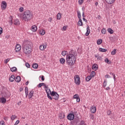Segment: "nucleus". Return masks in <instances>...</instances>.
Wrapping results in <instances>:
<instances>
[{"instance_id": "1", "label": "nucleus", "mask_w": 125, "mask_h": 125, "mask_svg": "<svg viewBox=\"0 0 125 125\" xmlns=\"http://www.w3.org/2000/svg\"><path fill=\"white\" fill-rule=\"evenodd\" d=\"M77 59V52L74 50H71L66 55V62L68 66H74Z\"/></svg>"}, {"instance_id": "2", "label": "nucleus", "mask_w": 125, "mask_h": 125, "mask_svg": "<svg viewBox=\"0 0 125 125\" xmlns=\"http://www.w3.org/2000/svg\"><path fill=\"white\" fill-rule=\"evenodd\" d=\"M18 16L21 17L22 21L29 22L33 19L34 16L32 12L29 10H25L22 14H18Z\"/></svg>"}, {"instance_id": "3", "label": "nucleus", "mask_w": 125, "mask_h": 125, "mask_svg": "<svg viewBox=\"0 0 125 125\" xmlns=\"http://www.w3.org/2000/svg\"><path fill=\"white\" fill-rule=\"evenodd\" d=\"M23 52L26 55H29L32 52V47L31 45L27 44L26 42L22 45Z\"/></svg>"}, {"instance_id": "4", "label": "nucleus", "mask_w": 125, "mask_h": 125, "mask_svg": "<svg viewBox=\"0 0 125 125\" xmlns=\"http://www.w3.org/2000/svg\"><path fill=\"white\" fill-rule=\"evenodd\" d=\"M74 83L77 85L81 84V78L79 75H76L74 76Z\"/></svg>"}, {"instance_id": "5", "label": "nucleus", "mask_w": 125, "mask_h": 125, "mask_svg": "<svg viewBox=\"0 0 125 125\" xmlns=\"http://www.w3.org/2000/svg\"><path fill=\"white\" fill-rule=\"evenodd\" d=\"M51 95L53 97V99H55V100H58V99L59 98V95H58L57 92H52Z\"/></svg>"}, {"instance_id": "6", "label": "nucleus", "mask_w": 125, "mask_h": 125, "mask_svg": "<svg viewBox=\"0 0 125 125\" xmlns=\"http://www.w3.org/2000/svg\"><path fill=\"white\" fill-rule=\"evenodd\" d=\"M46 46H47V43L45 42V43H42L39 47L40 50L42 51H43L45 48H46Z\"/></svg>"}, {"instance_id": "7", "label": "nucleus", "mask_w": 125, "mask_h": 125, "mask_svg": "<svg viewBox=\"0 0 125 125\" xmlns=\"http://www.w3.org/2000/svg\"><path fill=\"white\" fill-rule=\"evenodd\" d=\"M7 6V3L5 1H2L1 3V8L2 10H4L6 9V7Z\"/></svg>"}, {"instance_id": "8", "label": "nucleus", "mask_w": 125, "mask_h": 125, "mask_svg": "<svg viewBox=\"0 0 125 125\" xmlns=\"http://www.w3.org/2000/svg\"><path fill=\"white\" fill-rule=\"evenodd\" d=\"M67 119L68 120H69V121H72L75 119V116L74 115V114L70 113L67 116Z\"/></svg>"}, {"instance_id": "9", "label": "nucleus", "mask_w": 125, "mask_h": 125, "mask_svg": "<svg viewBox=\"0 0 125 125\" xmlns=\"http://www.w3.org/2000/svg\"><path fill=\"white\" fill-rule=\"evenodd\" d=\"M73 99H76L77 102H80L81 101V99L78 94H76L73 96Z\"/></svg>"}, {"instance_id": "10", "label": "nucleus", "mask_w": 125, "mask_h": 125, "mask_svg": "<svg viewBox=\"0 0 125 125\" xmlns=\"http://www.w3.org/2000/svg\"><path fill=\"white\" fill-rule=\"evenodd\" d=\"M15 50L16 52H19L21 50V45L19 44H17L16 45Z\"/></svg>"}, {"instance_id": "11", "label": "nucleus", "mask_w": 125, "mask_h": 125, "mask_svg": "<svg viewBox=\"0 0 125 125\" xmlns=\"http://www.w3.org/2000/svg\"><path fill=\"white\" fill-rule=\"evenodd\" d=\"M90 111L91 112L92 114H95V113H96V107L92 106L90 108Z\"/></svg>"}, {"instance_id": "12", "label": "nucleus", "mask_w": 125, "mask_h": 125, "mask_svg": "<svg viewBox=\"0 0 125 125\" xmlns=\"http://www.w3.org/2000/svg\"><path fill=\"white\" fill-rule=\"evenodd\" d=\"M0 103L5 104L6 103V99L3 97L0 98Z\"/></svg>"}, {"instance_id": "13", "label": "nucleus", "mask_w": 125, "mask_h": 125, "mask_svg": "<svg viewBox=\"0 0 125 125\" xmlns=\"http://www.w3.org/2000/svg\"><path fill=\"white\" fill-rule=\"evenodd\" d=\"M37 30H38V27H37V25H34L32 26L31 30L32 32H37Z\"/></svg>"}, {"instance_id": "14", "label": "nucleus", "mask_w": 125, "mask_h": 125, "mask_svg": "<svg viewBox=\"0 0 125 125\" xmlns=\"http://www.w3.org/2000/svg\"><path fill=\"white\" fill-rule=\"evenodd\" d=\"M90 34V29H89V26L87 25L86 28V32L85 33V36H87Z\"/></svg>"}, {"instance_id": "15", "label": "nucleus", "mask_w": 125, "mask_h": 125, "mask_svg": "<svg viewBox=\"0 0 125 125\" xmlns=\"http://www.w3.org/2000/svg\"><path fill=\"white\" fill-rule=\"evenodd\" d=\"M105 1L108 4H112V3H114L116 1V0H105Z\"/></svg>"}, {"instance_id": "16", "label": "nucleus", "mask_w": 125, "mask_h": 125, "mask_svg": "<svg viewBox=\"0 0 125 125\" xmlns=\"http://www.w3.org/2000/svg\"><path fill=\"white\" fill-rule=\"evenodd\" d=\"M9 82H11V83L14 82L15 80V76L14 75H12L11 76V77L9 78Z\"/></svg>"}, {"instance_id": "17", "label": "nucleus", "mask_w": 125, "mask_h": 125, "mask_svg": "<svg viewBox=\"0 0 125 125\" xmlns=\"http://www.w3.org/2000/svg\"><path fill=\"white\" fill-rule=\"evenodd\" d=\"M45 90L47 94H51V91H50V89H49L48 86H47L46 88H45Z\"/></svg>"}, {"instance_id": "18", "label": "nucleus", "mask_w": 125, "mask_h": 125, "mask_svg": "<svg viewBox=\"0 0 125 125\" xmlns=\"http://www.w3.org/2000/svg\"><path fill=\"white\" fill-rule=\"evenodd\" d=\"M77 24L78 26H83V20H82V19H79Z\"/></svg>"}, {"instance_id": "19", "label": "nucleus", "mask_w": 125, "mask_h": 125, "mask_svg": "<svg viewBox=\"0 0 125 125\" xmlns=\"http://www.w3.org/2000/svg\"><path fill=\"white\" fill-rule=\"evenodd\" d=\"M33 95H34V91L31 90L30 91L29 95H28V98L29 99H31L33 97Z\"/></svg>"}, {"instance_id": "20", "label": "nucleus", "mask_w": 125, "mask_h": 125, "mask_svg": "<svg viewBox=\"0 0 125 125\" xmlns=\"http://www.w3.org/2000/svg\"><path fill=\"white\" fill-rule=\"evenodd\" d=\"M14 25H20V21H19V20L16 19L14 21Z\"/></svg>"}, {"instance_id": "21", "label": "nucleus", "mask_w": 125, "mask_h": 125, "mask_svg": "<svg viewBox=\"0 0 125 125\" xmlns=\"http://www.w3.org/2000/svg\"><path fill=\"white\" fill-rule=\"evenodd\" d=\"M62 16V14H61V13H58L57 15V20H60V19H61Z\"/></svg>"}, {"instance_id": "22", "label": "nucleus", "mask_w": 125, "mask_h": 125, "mask_svg": "<svg viewBox=\"0 0 125 125\" xmlns=\"http://www.w3.org/2000/svg\"><path fill=\"white\" fill-rule=\"evenodd\" d=\"M39 33L41 36H43L45 34V31L43 29H41L40 30Z\"/></svg>"}, {"instance_id": "23", "label": "nucleus", "mask_w": 125, "mask_h": 125, "mask_svg": "<svg viewBox=\"0 0 125 125\" xmlns=\"http://www.w3.org/2000/svg\"><path fill=\"white\" fill-rule=\"evenodd\" d=\"M66 62V60L65 59L62 58L60 59V62L61 64H65V62Z\"/></svg>"}, {"instance_id": "24", "label": "nucleus", "mask_w": 125, "mask_h": 125, "mask_svg": "<svg viewBox=\"0 0 125 125\" xmlns=\"http://www.w3.org/2000/svg\"><path fill=\"white\" fill-rule=\"evenodd\" d=\"M92 69H93V70H94V71H96L97 70V69H98V65H97V64H94L92 66Z\"/></svg>"}, {"instance_id": "25", "label": "nucleus", "mask_w": 125, "mask_h": 125, "mask_svg": "<svg viewBox=\"0 0 125 125\" xmlns=\"http://www.w3.org/2000/svg\"><path fill=\"white\" fill-rule=\"evenodd\" d=\"M15 81L17 83H20L21 81V77H20V76H17L16 78Z\"/></svg>"}, {"instance_id": "26", "label": "nucleus", "mask_w": 125, "mask_h": 125, "mask_svg": "<svg viewBox=\"0 0 125 125\" xmlns=\"http://www.w3.org/2000/svg\"><path fill=\"white\" fill-rule=\"evenodd\" d=\"M64 117H65V115H64V114H63V113H60V114H59V119H60L61 120H62V119H64Z\"/></svg>"}, {"instance_id": "27", "label": "nucleus", "mask_w": 125, "mask_h": 125, "mask_svg": "<svg viewBox=\"0 0 125 125\" xmlns=\"http://www.w3.org/2000/svg\"><path fill=\"white\" fill-rule=\"evenodd\" d=\"M17 119V116L15 115H12L11 116V120L12 121V122H13V121H14V120Z\"/></svg>"}, {"instance_id": "28", "label": "nucleus", "mask_w": 125, "mask_h": 125, "mask_svg": "<svg viewBox=\"0 0 125 125\" xmlns=\"http://www.w3.org/2000/svg\"><path fill=\"white\" fill-rule=\"evenodd\" d=\"M104 62H105V63H107V64H111V63H112L111 61L109 60L108 58H105L104 59Z\"/></svg>"}, {"instance_id": "29", "label": "nucleus", "mask_w": 125, "mask_h": 125, "mask_svg": "<svg viewBox=\"0 0 125 125\" xmlns=\"http://www.w3.org/2000/svg\"><path fill=\"white\" fill-rule=\"evenodd\" d=\"M102 39H98L97 41V43L98 44V45H100V44H101V43H102Z\"/></svg>"}, {"instance_id": "30", "label": "nucleus", "mask_w": 125, "mask_h": 125, "mask_svg": "<svg viewBox=\"0 0 125 125\" xmlns=\"http://www.w3.org/2000/svg\"><path fill=\"white\" fill-rule=\"evenodd\" d=\"M107 32L110 34H114V30H113L111 28L107 29Z\"/></svg>"}, {"instance_id": "31", "label": "nucleus", "mask_w": 125, "mask_h": 125, "mask_svg": "<svg viewBox=\"0 0 125 125\" xmlns=\"http://www.w3.org/2000/svg\"><path fill=\"white\" fill-rule=\"evenodd\" d=\"M91 79H92V77H91V76H88L87 77H86L85 80L86 81V82H89V81H90Z\"/></svg>"}, {"instance_id": "32", "label": "nucleus", "mask_w": 125, "mask_h": 125, "mask_svg": "<svg viewBox=\"0 0 125 125\" xmlns=\"http://www.w3.org/2000/svg\"><path fill=\"white\" fill-rule=\"evenodd\" d=\"M99 50L101 52H106V51H107V49H103L102 48H99Z\"/></svg>"}, {"instance_id": "33", "label": "nucleus", "mask_w": 125, "mask_h": 125, "mask_svg": "<svg viewBox=\"0 0 125 125\" xmlns=\"http://www.w3.org/2000/svg\"><path fill=\"white\" fill-rule=\"evenodd\" d=\"M32 67L34 68V69H38L39 67V65L37 63H34L33 64Z\"/></svg>"}, {"instance_id": "34", "label": "nucleus", "mask_w": 125, "mask_h": 125, "mask_svg": "<svg viewBox=\"0 0 125 125\" xmlns=\"http://www.w3.org/2000/svg\"><path fill=\"white\" fill-rule=\"evenodd\" d=\"M90 76L92 78H94L95 76V71H92Z\"/></svg>"}, {"instance_id": "35", "label": "nucleus", "mask_w": 125, "mask_h": 125, "mask_svg": "<svg viewBox=\"0 0 125 125\" xmlns=\"http://www.w3.org/2000/svg\"><path fill=\"white\" fill-rule=\"evenodd\" d=\"M68 52L66 51H63L62 52V56H66V55H67V54Z\"/></svg>"}, {"instance_id": "36", "label": "nucleus", "mask_w": 125, "mask_h": 125, "mask_svg": "<svg viewBox=\"0 0 125 125\" xmlns=\"http://www.w3.org/2000/svg\"><path fill=\"white\" fill-rule=\"evenodd\" d=\"M11 71L12 72H16L17 71V68L16 67H13L11 68Z\"/></svg>"}, {"instance_id": "37", "label": "nucleus", "mask_w": 125, "mask_h": 125, "mask_svg": "<svg viewBox=\"0 0 125 125\" xmlns=\"http://www.w3.org/2000/svg\"><path fill=\"white\" fill-rule=\"evenodd\" d=\"M77 15H78V17L79 19H82V16L81 15V12L80 11H78L77 12Z\"/></svg>"}, {"instance_id": "38", "label": "nucleus", "mask_w": 125, "mask_h": 125, "mask_svg": "<svg viewBox=\"0 0 125 125\" xmlns=\"http://www.w3.org/2000/svg\"><path fill=\"white\" fill-rule=\"evenodd\" d=\"M117 53V49H114L111 53L112 55H115Z\"/></svg>"}, {"instance_id": "39", "label": "nucleus", "mask_w": 125, "mask_h": 125, "mask_svg": "<svg viewBox=\"0 0 125 125\" xmlns=\"http://www.w3.org/2000/svg\"><path fill=\"white\" fill-rule=\"evenodd\" d=\"M101 33L102 34L105 35V34H106V29L103 28V29H102Z\"/></svg>"}, {"instance_id": "40", "label": "nucleus", "mask_w": 125, "mask_h": 125, "mask_svg": "<svg viewBox=\"0 0 125 125\" xmlns=\"http://www.w3.org/2000/svg\"><path fill=\"white\" fill-rule=\"evenodd\" d=\"M83 1H84L83 0H78V3L80 5H82V4H83Z\"/></svg>"}, {"instance_id": "41", "label": "nucleus", "mask_w": 125, "mask_h": 125, "mask_svg": "<svg viewBox=\"0 0 125 125\" xmlns=\"http://www.w3.org/2000/svg\"><path fill=\"white\" fill-rule=\"evenodd\" d=\"M106 114L108 115V116H110V115L112 114V111L110 110H108L107 111Z\"/></svg>"}, {"instance_id": "42", "label": "nucleus", "mask_w": 125, "mask_h": 125, "mask_svg": "<svg viewBox=\"0 0 125 125\" xmlns=\"http://www.w3.org/2000/svg\"><path fill=\"white\" fill-rule=\"evenodd\" d=\"M19 11L20 12H23V11H24V8L22 7H20L19 8Z\"/></svg>"}, {"instance_id": "43", "label": "nucleus", "mask_w": 125, "mask_h": 125, "mask_svg": "<svg viewBox=\"0 0 125 125\" xmlns=\"http://www.w3.org/2000/svg\"><path fill=\"white\" fill-rule=\"evenodd\" d=\"M90 119H91V120H94V115L93 114H90Z\"/></svg>"}, {"instance_id": "44", "label": "nucleus", "mask_w": 125, "mask_h": 125, "mask_svg": "<svg viewBox=\"0 0 125 125\" xmlns=\"http://www.w3.org/2000/svg\"><path fill=\"white\" fill-rule=\"evenodd\" d=\"M9 61H10V59H7L6 60H4V63H5V64H7Z\"/></svg>"}, {"instance_id": "45", "label": "nucleus", "mask_w": 125, "mask_h": 125, "mask_svg": "<svg viewBox=\"0 0 125 125\" xmlns=\"http://www.w3.org/2000/svg\"><path fill=\"white\" fill-rule=\"evenodd\" d=\"M39 78H40L42 80V81L43 82V81H44V76L43 75H41L39 77Z\"/></svg>"}, {"instance_id": "46", "label": "nucleus", "mask_w": 125, "mask_h": 125, "mask_svg": "<svg viewBox=\"0 0 125 125\" xmlns=\"http://www.w3.org/2000/svg\"><path fill=\"white\" fill-rule=\"evenodd\" d=\"M103 86H104V88L105 87V86H107V82H106V81H104V82Z\"/></svg>"}, {"instance_id": "47", "label": "nucleus", "mask_w": 125, "mask_h": 125, "mask_svg": "<svg viewBox=\"0 0 125 125\" xmlns=\"http://www.w3.org/2000/svg\"><path fill=\"white\" fill-rule=\"evenodd\" d=\"M25 93H29V89H28L27 87L25 88Z\"/></svg>"}, {"instance_id": "48", "label": "nucleus", "mask_w": 125, "mask_h": 125, "mask_svg": "<svg viewBox=\"0 0 125 125\" xmlns=\"http://www.w3.org/2000/svg\"><path fill=\"white\" fill-rule=\"evenodd\" d=\"M66 30H67V26H63L62 29V31H66Z\"/></svg>"}, {"instance_id": "49", "label": "nucleus", "mask_w": 125, "mask_h": 125, "mask_svg": "<svg viewBox=\"0 0 125 125\" xmlns=\"http://www.w3.org/2000/svg\"><path fill=\"white\" fill-rule=\"evenodd\" d=\"M80 125H85V123H84V121H82L80 124Z\"/></svg>"}, {"instance_id": "50", "label": "nucleus", "mask_w": 125, "mask_h": 125, "mask_svg": "<svg viewBox=\"0 0 125 125\" xmlns=\"http://www.w3.org/2000/svg\"><path fill=\"white\" fill-rule=\"evenodd\" d=\"M0 125H5L4 121H1L0 122Z\"/></svg>"}, {"instance_id": "51", "label": "nucleus", "mask_w": 125, "mask_h": 125, "mask_svg": "<svg viewBox=\"0 0 125 125\" xmlns=\"http://www.w3.org/2000/svg\"><path fill=\"white\" fill-rule=\"evenodd\" d=\"M25 66L27 68H30V64L28 62L25 63Z\"/></svg>"}, {"instance_id": "52", "label": "nucleus", "mask_w": 125, "mask_h": 125, "mask_svg": "<svg viewBox=\"0 0 125 125\" xmlns=\"http://www.w3.org/2000/svg\"><path fill=\"white\" fill-rule=\"evenodd\" d=\"M49 94H47V97L48 98H49V99H50V100H52V98L51 97V96H50V95H49Z\"/></svg>"}, {"instance_id": "53", "label": "nucleus", "mask_w": 125, "mask_h": 125, "mask_svg": "<svg viewBox=\"0 0 125 125\" xmlns=\"http://www.w3.org/2000/svg\"><path fill=\"white\" fill-rule=\"evenodd\" d=\"M105 78H106V79H110V78H111V76H110V75L107 74L105 76Z\"/></svg>"}, {"instance_id": "54", "label": "nucleus", "mask_w": 125, "mask_h": 125, "mask_svg": "<svg viewBox=\"0 0 125 125\" xmlns=\"http://www.w3.org/2000/svg\"><path fill=\"white\" fill-rule=\"evenodd\" d=\"M19 123H20V121H19V120H17L15 123L14 125H17L18 124H19Z\"/></svg>"}, {"instance_id": "55", "label": "nucleus", "mask_w": 125, "mask_h": 125, "mask_svg": "<svg viewBox=\"0 0 125 125\" xmlns=\"http://www.w3.org/2000/svg\"><path fill=\"white\" fill-rule=\"evenodd\" d=\"M2 28L0 27V35H1L2 34Z\"/></svg>"}, {"instance_id": "56", "label": "nucleus", "mask_w": 125, "mask_h": 125, "mask_svg": "<svg viewBox=\"0 0 125 125\" xmlns=\"http://www.w3.org/2000/svg\"><path fill=\"white\" fill-rule=\"evenodd\" d=\"M42 84V86H44L45 88L47 87V86H46V85H45V84L44 83H41Z\"/></svg>"}, {"instance_id": "57", "label": "nucleus", "mask_w": 125, "mask_h": 125, "mask_svg": "<svg viewBox=\"0 0 125 125\" xmlns=\"http://www.w3.org/2000/svg\"><path fill=\"white\" fill-rule=\"evenodd\" d=\"M48 21H49V22H51L52 21V18L51 17L49 18Z\"/></svg>"}, {"instance_id": "58", "label": "nucleus", "mask_w": 125, "mask_h": 125, "mask_svg": "<svg viewBox=\"0 0 125 125\" xmlns=\"http://www.w3.org/2000/svg\"><path fill=\"white\" fill-rule=\"evenodd\" d=\"M104 89L105 90H110V87H107L106 88L104 87Z\"/></svg>"}, {"instance_id": "59", "label": "nucleus", "mask_w": 125, "mask_h": 125, "mask_svg": "<svg viewBox=\"0 0 125 125\" xmlns=\"http://www.w3.org/2000/svg\"><path fill=\"white\" fill-rule=\"evenodd\" d=\"M42 83H40L38 85V87H42Z\"/></svg>"}, {"instance_id": "60", "label": "nucleus", "mask_w": 125, "mask_h": 125, "mask_svg": "<svg viewBox=\"0 0 125 125\" xmlns=\"http://www.w3.org/2000/svg\"><path fill=\"white\" fill-rule=\"evenodd\" d=\"M7 119H8L7 117H3V119L4 120V121H7Z\"/></svg>"}, {"instance_id": "61", "label": "nucleus", "mask_w": 125, "mask_h": 125, "mask_svg": "<svg viewBox=\"0 0 125 125\" xmlns=\"http://www.w3.org/2000/svg\"><path fill=\"white\" fill-rule=\"evenodd\" d=\"M23 89H24V88H23V87H21L20 88V91H23Z\"/></svg>"}, {"instance_id": "62", "label": "nucleus", "mask_w": 125, "mask_h": 125, "mask_svg": "<svg viewBox=\"0 0 125 125\" xmlns=\"http://www.w3.org/2000/svg\"><path fill=\"white\" fill-rule=\"evenodd\" d=\"M83 21L87 23V20H86L84 18H83Z\"/></svg>"}, {"instance_id": "63", "label": "nucleus", "mask_w": 125, "mask_h": 125, "mask_svg": "<svg viewBox=\"0 0 125 125\" xmlns=\"http://www.w3.org/2000/svg\"><path fill=\"white\" fill-rule=\"evenodd\" d=\"M17 104L19 105V106H20V105H21V101L18 103Z\"/></svg>"}, {"instance_id": "64", "label": "nucleus", "mask_w": 125, "mask_h": 125, "mask_svg": "<svg viewBox=\"0 0 125 125\" xmlns=\"http://www.w3.org/2000/svg\"><path fill=\"white\" fill-rule=\"evenodd\" d=\"M97 60H101V57H98Z\"/></svg>"}]
</instances>
